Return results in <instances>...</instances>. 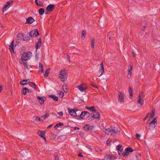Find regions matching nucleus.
<instances>
[{"label": "nucleus", "instance_id": "f257e3e1", "mask_svg": "<svg viewBox=\"0 0 160 160\" xmlns=\"http://www.w3.org/2000/svg\"><path fill=\"white\" fill-rule=\"evenodd\" d=\"M67 72L65 70L60 71L59 72V77L62 82H65L67 80Z\"/></svg>", "mask_w": 160, "mask_h": 160}, {"label": "nucleus", "instance_id": "f03ea898", "mask_svg": "<svg viewBox=\"0 0 160 160\" xmlns=\"http://www.w3.org/2000/svg\"><path fill=\"white\" fill-rule=\"evenodd\" d=\"M32 53L31 52H24L21 56V60L22 61H26L29 59V57L32 55Z\"/></svg>", "mask_w": 160, "mask_h": 160}, {"label": "nucleus", "instance_id": "7ed1b4c3", "mask_svg": "<svg viewBox=\"0 0 160 160\" xmlns=\"http://www.w3.org/2000/svg\"><path fill=\"white\" fill-rule=\"evenodd\" d=\"M91 114V113L88 112L83 111L81 113L78 117V118H77L79 119H80V118L85 119L87 118L88 117H89Z\"/></svg>", "mask_w": 160, "mask_h": 160}, {"label": "nucleus", "instance_id": "20e7f679", "mask_svg": "<svg viewBox=\"0 0 160 160\" xmlns=\"http://www.w3.org/2000/svg\"><path fill=\"white\" fill-rule=\"evenodd\" d=\"M157 120L156 118H153L151 122L149 123V129L150 130H153L154 129L156 125Z\"/></svg>", "mask_w": 160, "mask_h": 160}, {"label": "nucleus", "instance_id": "39448f33", "mask_svg": "<svg viewBox=\"0 0 160 160\" xmlns=\"http://www.w3.org/2000/svg\"><path fill=\"white\" fill-rule=\"evenodd\" d=\"M100 115L98 111H97L96 110V111H94L93 112L92 116L90 117L89 118V120H92L94 119H99L100 118Z\"/></svg>", "mask_w": 160, "mask_h": 160}, {"label": "nucleus", "instance_id": "423d86ee", "mask_svg": "<svg viewBox=\"0 0 160 160\" xmlns=\"http://www.w3.org/2000/svg\"><path fill=\"white\" fill-rule=\"evenodd\" d=\"M78 109L77 108H74L73 109L68 108V112L70 114L72 117H76L77 116V114L76 112L78 111Z\"/></svg>", "mask_w": 160, "mask_h": 160}, {"label": "nucleus", "instance_id": "0eeeda50", "mask_svg": "<svg viewBox=\"0 0 160 160\" xmlns=\"http://www.w3.org/2000/svg\"><path fill=\"white\" fill-rule=\"evenodd\" d=\"M29 34L31 37H36L39 35V33L38 29H36L34 31L32 30L30 31L29 33Z\"/></svg>", "mask_w": 160, "mask_h": 160}, {"label": "nucleus", "instance_id": "6e6552de", "mask_svg": "<svg viewBox=\"0 0 160 160\" xmlns=\"http://www.w3.org/2000/svg\"><path fill=\"white\" fill-rule=\"evenodd\" d=\"M13 2L12 1H9L7 2L6 4L4 5L2 8V12H4L5 11H6L11 6Z\"/></svg>", "mask_w": 160, "mask_h": 160}, {"label": "nucleus", "instance_id": "1a4fd4ad", "mask_svg": "<svg viewBox=\"0 0 160 160\" xmlns=\"http://www.w3.org/2000/svg\"><path fill=\"white\" fill-rule=\"evenodd\" d=\"M117 157L113 154H106L104 158V160H114Z\"/></svg>", "mask_w": 160, "mask_h": 160}, {"label": "nucleus", "instance_id": "9d476101", "mask_svg": "<svg viewBox=\"0 0 160 160\" xmlns=\"http://www.w3.org/2000/svg\"><path fill=\"white\" fill-rule=\"evenodd\" d=\"M116 149L118 151V153L119 156L121 157L122 156V154L123 151V147L122 145H118L116 148Z\"/></svg>", "mask_w": 160, "mask_h": 160}, {"label": "nucleus", "instance_id": "9b49d317", "mask_svg": "<svg viewBox=\"0 0 160 160\" xmlns=\"http://www.w3.org/2000/svg\"><path fill=\"white\" fill-rule=\"evenodd\" d=\"M46 131H38L37 133L41 138H42L45 141H46V138H45V133Z\"/></svg>", "mask_w": 160, "mask_h": 160}, {"label": "nucleus", "instance_id": "f8f14e48", "mask_svg": "<svg viewBox=\"0 0 160 160\" xmlns=\"http://www.w3.org/2000/svg\"><path fill=\"white\" fill-rule=\"evenodd\" d=\"M118 132V131H106V132H104L105 134L108 135L114 136Z\"/></svg>", "mask_w": 160, "mask_h": 160}, {"label": "nucleus", "instance_id": "ddd939ff", "mask_svg": "<svg viewBox=\"0 0 160 160\" xmlns=\"http://www.w3.org/2000/svg\"><path fill=\"white\" fill-rule=\"evenodd\" d=\"M77 88H78L82 92L85 91L87 89V87L84 84H81L77 87Z\"/></svg>", "mask_w": 160, "mask_h": 160}, {"label": "nucleus", "instance_id": "4468645a", "mask_svg": "<svg viewBox=\"0 0 160 160\" xmlns=\"http://www.w3.org/2000/svg\"><path fill=\"white\" fill-rule=\"evenodd\" d=\"M95 127V126L94 125H92L90 126L89 124H87L83 126V128L86 130H92Z\"/></svg>", "mask_w": 160, "mask_h": 160}, {"label": "nucleus", "instance_id": "2eb2a0df", "mask_svg": "<svg viewBox=\"0 0 160 160\" xmlns=\"http://www.w3.org/2000/svg\"><path fill=\"white\" fill-rule=\"evenodd\" d=\"M99 71L101 72V73L99 77L101 76L103 74H104L105 72L104 70V66L103 64V62H102L100 65Z\"/></svg>", "mask_w": 160, "mask_h": 160}, {"label": "nucleus", "instance_id": "dca6fc26", "mask_svg": "<svg viewBox=\"0 0 160 160\" xmlns=\"http://www.w3.org/2000/svg\"><path fill=\"white\" fill-rule=\"evenodd\" d=\"M26 20L25 24H31L35 21V19L31 17H29L27 18Z\"/></svg>", "mask_w": 160, "mask_h": 160}, {"label": "nucleus", "instance_id": "f3484780", "mask_svg": "<svg viewBox=\"0 0 160 160\" xmlns=\"http://www.w3.org/2000/svg\"><path fill=\"white\" fill-rule=\"evenodd\" d=\"M55 6V4H49L46 8V10L49 12L52 11Z\"/></svg>", "mask_w": 160, "mask_h": 160}, {"label": "nucleus", "instance_id": "a211bd4d", "mask_svg": "<svg viewBox=\"0 0 160 160\" xmlns=\"http://www.w3.org/2000/svg\"><path fill=\"white\" fill-rule=\"evenodd\" d=\"M37 99L39 100V102L41 104H43L44 103V101L46 100V98L44 97H41L37 96Z\"/></svg>", "mask_w": 160, "mask_h": 160}, {"label": "nucleus", "instance_id": "6ab92c4d", "mask_svg": "<svg viewBox=\"0 0 160 160\" xmlns=\"http://www.w3.org/2000/svg\"><path fill=\"white\" fill-rule=\"evenodd\" d=\"M118 101L122 102H124V98L123 95L122 94L121 92H119L118 95Z\"/></svg>", "mask_w": 160, "mask_h": 160}, {"label": "nucleus", "instance_id": "aec40b11", "mask_svg": "<svg viewBox=\"0 0 160 160\" xmlns=\"http://www.w3.org/2000/svg\"><path fill=\"white\" fill-rule=\"evenodd\" d=\"M42 44V40L41 38H40L38 40V42H36V49L37 50L38 48H40V47L41 46Z\"/></svg>", "mask_w": 160, "mask_h": 160}, {"label": "nucleus", "instance_id": "412c9836", "mask_svg": "<svg viewBox=\"0 0 160 160\" xmlns=\"http://www.w3.org/2000/svg\"><path fill=\"white\" fill-rule=\"evenodd\" d=\"M14 41L13 40L11 42L10 45L9 46V49L11 52H12L14 54H15L16 52L14 51Z\"/></svg>", "mask_w": 160, "mask_h": 160}, {"label": "nucleus", "instance_id": "4be33fe9", "mask_svg": "<svg viewBox=\"0 0 160 160\" xmlns=\"http://www.w3.org/2000/svg\"><path fill=\"white\" fill-rule=\"evenodd\" d=\"M28 84L29 85L32 87L33 89H34L35 90H36V84L33 82H28Z\"/></svg>", "mask_w": 160, "mask_h": 160}, {"label": "nucleus", "instance_id": "5701e85b", "mask_svg": "<svg viewBox=\"0 0 160 160\" xmlns=\"http://www.w3.org/2000/svg\"><path fill=\"white\" fill-rule=\"evenodd\" d=\"M28 80L29 79H23L20 81L19 83L21 85H25L27 84V82L28 83Z\"/></svg>", "mask_w": 160, "mask_h": 160}, {"label": "nucleus", "instance_id": "b1692460", "mask_svg": "<svg viewBox=\"0 0 160 160\" xmlns=\"http://www.w3.org/2000/svg\"><path fill=\"white\" fill-rule=\"evenodd\" d=\"M49 98H50L53 99L54 101H58V97L55 96L54 95H52V94L50 95H49Z\"/></svg>", "mask_w": 160, "mask_h": 160}, {"label": "nucleus", "instance_id": "393cba45", "mask_svg": "<svg viewBox=\"0 0 160 160\" xmlns=\"http://www.w3.org/2000/svg\"><path fill=\"white\" fill-rule=\"evenodd\" d=\"M50 69L49 68H48L46 69L45 74L44 75V77H47L50 73Z\"/></svg>", "mask_w": 160, "mask_h": 160}, {"label": "nucleus", "instance_id": "a878e982", "mask_svg": "<svg viewBox=\"0 0 160 160\" xmlns=\"http://www.w3.org/2000/svg\"><path fill=\"white\" fill-rule=\"evenodd\" d=\"M144 102V100L143 99L138 98V100L137 101V104H139L140 105V106H142Z\"/></svg>", "mask_w": 160, "mask_h": 160}, {"label": "nucleus", "instance_id": "bb28decb", "mask_svg": "<svg viewBox=\"0 0 160 160\" xmlns=\"http://www.w3.org/2000/svg\"><path fill=\"white\" fill-rule=\"evenodd\" d=\"M129 92L130 94V98L132 99V97L133 95V90L130 86H129Z\"/></svg>", "mask_w": 160, "mask_h": 160}, {"label": "nucleus", "instance_id": "cd10ccee", "mask_svg": "<svg viewBox=\"0 0 160 160\" xmlns=\"http://www.w3.org/2000/svg\"><path fill=\"white\" fill-rule=\"evenodd\" d=\"M129 154V152L127 151L126 150H125L124 151L122 154V155L124 157H128Z\"/></svg>", "mask_w": 160, "mask_h": 160}, {"label": "nucleus", "instance_id": "c85d7f7f", "mask_svg": "<svg viewBox=\"0 0 160 160\" xmlns=\"http://www.w3.org/2000/svg\"><path fill=\"white\" fill-rule=\"evenodd\" d=\"M35 2L37 6L43 7V5L42 4L41 1H38V0H35Z\"/></svg>", "mask_w": 160, "mask_h": 160}, {"label": "nucleus", "instance_id": "c756f323", "mask_svg": "<svg viewBox=\"0 0 160 160\" xmlns=\"http://www.w3.org/2000/svg\"><path fill=\"white\" fill-rule=\"evenodd\" d=\"M24 34L22 33H19L17 35V37L18 38V40L22 39V38H24Z\"/></svg>", "mask_w": 160, "mask_h": 160}, {"label": "nucleus", "instance_id": "7c9ffc66", "mask_svg": "<svg viewBox=\"0 0 160 160\" xmlns=\"http://www.w3.org/2000/svg\"><path fill=\"white\" fill-rule=\"evenodd\" d=\"M21 63H22L23 65L24 66L25 69H29V66L28 65L27 62L23 61L22 62H21ZM29 67H30V66H29Z\"/></svg>", "mask_w": 160, "mask_h": 160}, {"label": "nucleus", "instance_id": "2f4dec72", "mask_svg": "<svg viewBox=\"0 0 160 160\" xmlns=\"http://www.w3.org/2000/svg\"><path fill=\"white\" fill-rule=\"evenodd\" d=\"M45 12L44 9L43 8H41L38 10L39 14L40 15H42Z\"/></svg>", "mask_w": 160, "mask_h": 160}, {"label": "nucleus", "instance_id": "473e14b6", "mask_svg": "<svg viewBox=\"0 0 160 160\" xmlns=\"http://www.w3.org/2000/svg\"><path fill=\"white\" fill-rule=\"evenodd\" d=\"M66 127L68 129H70V130H71L72 129H74V130H76V129H77L78 130H79L80 129V128L79 127H73L68 126H67Z\"/></svg>", "mask_w": 160, "mask_h": 160}, {"label": "nucleus", "instance_id": "72a5a7b5", "mask_svg": "<svg viewBox=\"0 0 160 160\" xmlns=\"http://www.w3.org/2000/svg\"><path fill=\"white\" fill-rule=\"evenodd\" d=\"M67 84H64L62 87L63 90L66 93L68 92L67 88Z\"/></svg>", "mask_w": 160, "mask_h": 160}, {"label": "nucleus", "instance_id": "f704fd0d", "mask_svg": "<svg viewBox=\"0 0 160 160\" xmlns=\"http://www.w3.org/2000/svg\"><path fill=\"white\" fill-rule=\"evenodd\" d=\"M125 150L129 152H131L134 151L132 148L130 147H128L126 148Z\"/></svg>", "mask_w": 160, "mask_h": 160}, {"label": "nucleus", "instance_id": "c9c22d12", "mask_svg": "<svg viewBox=\"0 0 160 160\" xmlns=\"http://www.w3.org/2000/svg\"><path fill=\"white\" fill-rule=\"evenodd\" d=\"M27 88L26 87H24L22 88V94L23 95H25L26 94L27 92Z\"/></svg>", "mask_w": 160, "mask_h": 160}, {"label": "nucleus", "instance_id": "e433bc0d", "mask_svg": "<svg viewBox=\"0 0 160 160\" xmlns=\"http://www.w3.org/2000/svg\"><path fill=\"white\" fill-rule=\"evenodd\" d=\"M39 69L42 72L44 73V69L43 66L40 63H39Z\"/></svg>", "mask_w": 160, "mask_h": 160}, {"label": "nucleus", "instance_id": "4c0bfd02", "mask_svg": "<svg viewBox=\"0 0 160 160\" xmlns=\"http://www.w3.org/2000/svg\"><path fill=\"white\" fill-rule=\"evenodd\" d=\"M95 42V40L94 39H92L91 41V47L93 49L94 47V44Z\"/></svg>", "mask_w": 160, "mask_h": 160}, {"label": "nucleus", "instance_id": "58836bf2", "mask_svg": "<svg viewBox=\"0 0 160 160\" xmlns=\"http://www.w3.org/2000/svg\"><path fill=\"white\" fill-rule=\"evenodd\" d=\"M118 128L117 127H115L113 126H112L111 127L110 129L109 128H108V129H106V130H118Z\"/></svg>", "mask_w": 160, "mask_h": 160}, {"label": "nucleus", "instance_id": "ea45409f", "mask_svg": "<svg viewBox=\"0 0 160 160\" xmlns=\"http://www.w3.org/2000/svg\"><path fill=\"white\" fill-rule=\"evenodd\" d=\"M144 97V95L143 92H141L140 93L138 98L143 99Z\"/></svg>", "mask_w": 160, "mask_h": 160}, {"label": "nucleus", "instance_id": "a19ab883", "mask_svg": "<svg viewBox=\"0 0 160 160\" xmlns=\"http://www.w3.org/2000/svg\"><path fill=\"white\" fill-rule=\"evenodd\" d=\"M63 125V123L60 122L57 124L54 127L55 129H56L57 128L59 127L60 126H62Z\"/></svg>", "mask_w": 160, "mask_h": 160}, {"label": "nucleus", "instance_id": "79ce46f5", "mask_svg": "<svg viewBox=\"0 0 160 160\" xmlns=\"http://www.w3.org/2000/svg\"><path fill=\"white\" fill-rule=\"evenodd\" d=\"M49 116V115L48 113H47L45 114V115H42L41 116L42 118L46 119L48 118Z\"/></svg>", "mask_w": 160, "mask_h": 160}, {"label": "nucleus", "instance_id": "37998d69", "mask_svg": "<svg viewBox=\"0 0 160 160\" xmlns=\"http://www.w3.org/2000/svg\"><path fill=\"white\" fill-rule=\"evenodd\" d=\"M89 110H90L91 111L94 112L96 111V109L95 108V107L94 106H92L91 107H90L89 108Z\"/></svg>", "mask_w": 160, "mask_h": 160}, {"label": "nucleus", "instance_id": "c03bdc74", "mask_svg": "<svg viewBox=\"0 0 160 160\" xmlns=\"http://www.w3.org/2000/svg\"><path fill=\"white\" fill-rule=\"evenodd\" d=\"M86 35V31L85 30H83L82 31V36L81 37L83 38V37L84 38L85 37V36Z\"/></svg>", "mask_w": 160, "mask_h": 160}, {"label": "nucleus", "instance_id": "a18cd8bd", "mask_svg": "<svg viewBox=\"0 0 160 160\" xmlns=\"http://www.w3.org/2000/svg\"><path fill=\"white\" fill-rule=\"evenodd\" d=\"M132 73V72H130V71H128V74H127V78H131Z\"/></svg>", "mask_w": 160, "mask_h": 160}, {"label": "nucleus", "instance_id": "49530a36", "mask_svg": "<svg viewBox=\"0 0 160 160\" xmlns=\"http://www.w3.org/2000/svg\"><path fill=\"white\" fill-rule=\"evenodd\" d=\"M30 36H25V37H24L23 38V40L24 41H27L29 39H30Z\"/></svg>", "mask_w": 160, "mask_h": 160}, {"label": "nucleus", "instance_id": "de8ad7c7", "mask_svg": "<svg viewBox=\"0 0 160 160\" xmlns=\"http://www.w3.org/2000/svg\"><path fill=\"white\" fill-rule=\"evenodd\" d=\"M133 68L132 65L131 64H130L129 67L128 69V71H130L132 72Z\"/></svg>", "mask_w": 160, "mask_h": 160}, {"label": "nucleus", "instance_id": "09e8293b", "mask_svg": "<svg viewBox=\"0 0 160 160\" xmlns=\"http://www.w3.org/2000/svg\"><path fill=\"white\" fill-rule=\"evenodd\" d=\"M155 109L154 108L152 111V114L150 115V117L151 118H153L154 116L155 115Z\"/></svg>", "mask_w": 160, "mask_h": 160}, {"label": "nucleus", "instance_id": "8fccbe9b", "mask_svg": "<svg viewBox=\"0 0 160 160\" xmlns=\"http://www.w3.org/2000/svg\"><path fill=\"white\" fill-rule=\"evenodd\" d=\"M86 147L87 148L89 149L90 150V151L91 152H92V150L93 149V148H92L91 147V146L89 145H88L86 146Z\"/></svg>", "mask_w": 160, "mask_h": 160}, {"label": "nucleus", "instance_id": "3c124183", "mask_svg": "<svg viewBox=\"0 0 160 160\" xmlns=\"http://www.w3.org/2000/svg\"><path fill=\"white\" fill-rule=\"evenodd\" d=\"M58 92H59L58 93H59V96L60 97H61L62 98L64 96L63 92H61L60 91H59Z\"/></svg>", "mask_w": 160, "mask_h": 160}, {"label": "nucleus", "instance_id": "603ef678", "mask_svg": "<svg viewBox=\"0 0 160 160\" xmlns=\"http://www.w3.org/2000/svg\"><path fill=\"white\" fill-rule=\"evenodd\" d=\"M35 119L36 121L41 122L42 121L41 118L39 117H35Z\"/></svg>", "mask_w": 160, "mask_h": 160}, {"label": "nucleus", "instance_id": "864d4df0", "mask_svg": "<svg viewBox=\"0 0 160 160\" xmlns=\"http://www.w3.org/2000/svg\"><path fill=\"white\" fill-rule=\"evenodd\" d=\"M114 33L113 32H109L108 33L107 36H110L111 37L112 36V35H114Z\"/></svg>", "mask_w": 160, "mask_h": 160}, {"label": "nucleus", "instance_id": "5fc2aeb1", "mask_svg": "<svg viewBox=\"0 0 160 160\" xmlns=\"http://www.w3.org/2000/svg\"><path fill=\"white\" fill-rule=\"evenodd\" d=\"M50 137L51 139H54L56 138V135L54 134H51Z\"/></svg>", "mask_w": 160, "mask_h": 160}, {"label": "nucleus", "instance_id": "6e6d98bb", "mask_svg": "<svg viewBox=\"0 0 160 160\" xmlns=\"http://www.w3.org/2000/svg\"><path fill=\"white\" fill-rule=\"evenodd\" d=\"M111 142V140L108 139L107 140V145L108 146H110V142Z\"/></svg>", "mask_w": 160, "mask_h": 160}, {"label": "nucleus", "instance_id": "4d7b16f0", "mask_svg": "<svg viewBox=\"0 0 160 160\" xmlns=\"http://www.w3.org/2000/svg\"><path fill=\"white\" fill-rule=\"evenodd\" d=\"M136 137L137 139H139L140 137V134L136 133Z\"/></svg>", "mask_w": 160, "mask_h": 160}, {"label": "nucleus", "instance_id": "13d9d810", "mask_svg": "<svg viewBox=\"0 0 160 160\" xmlns=\"http://www.w3.org/2000/svg\"><path fill=\"white\" fill-rule=\"evenodd\" d=\"M79 134L80 135V136L82 137H84V132H80V133H79Z\"/></svg>", "mask_w": 160, "mask_h": 160}, {"label": "nucleus", "instance_id": "bf43d9fd", "mask_svg": "<svg viewBox=\"0 0 160 160\" xmlns=\"http://www.w3.org/2000/svg\"><path fill=\"white\" fill-rule=\"evenodd\" d=\"M90 84H91V85L93 87L95 88H97V87L95 85H94V84L92 82H90Z\"/></svg>", "mask_w": 160, "mask_h": 160}, {"label": "nucleus", "instance_id": "052dcab7", "mask_svg": "<svg viewBox=\"0 0 160 160\" xmlns=\"http://www.w3.org/2000/svg\"><path fill=\"white\" fill-rule=\"evenodd\" d=\"M36 54L35 55V58L36 59H38V54L37 53V50L36 51Z\"/></svg>", "mask_w": 160, "mask_h": 160}, {"label": "nucleus", "instance_id": "680f3d73", "mask_svg": "<svg viewBox=\"0 0 160 160\" xmlns=\"http://www.w3.org/2000/svg\"><path fill=\"white\" fill-rule=\"evenodd\" d=\"M58 114L60 116H62L63 115V112L62 111L58 112Z\"/></svg>", "mask_w": 160, "mask_h": 160}, {"label": "nucleus", "instance_id": "e2e57ef3", "mask_svg": "<svg viewBox=\"0 0 160 160\" xmlns=\"http://www.w3.org/2000/svg\"><path fill=\"white\" fill-rule=\"evenodd\" d=\"M66 58L68 59V61L70 62V56L68 55H67Z\"/></svg>", "mask_w": 160, "mask_h": 160}, {"label": "nucleus", "instance_id": "0e129e2a", "mask_svg": "<svg viewBox=\"0 0 160 160\" xmlns=\"http://www.w3.org/2000/svg\"><path fill=\"white\" fill-rule=\"evenodd\" d=\"M78 156L79 157H83V155L82 152H80Z\"/></svg>", "mask_w": 160, "mask_h": 160}, {"label": "nucleus", "instance_id": "69168bd1", "mask_svg": "<svg viewBox=\"0 0 160 160\" xmlns=\"http://www.w3.org/2000/svg\"><path fill=\"white\" fill-rule=\"evenodd\" d=\"M53 126L52 124H51L48 126L47 127V129H49L50 128H51Z\"/></svg>", "mask_w": 160, "mask_h": 160}, {"label": "nucleus", "instance_id": "338daca9", "mask_svg": "<svg viewBox=\"0 0 160 160\" xmlns=\"http://www.w3.org/2000/svg\"><path fill=\"white\" fill-rule=\"evenodd\" d=\"M149 115V113H148L147 114V115L146 116V117H145L144 119V120H145L148 117V115Z\"/></svg>", "mask_w": 160, "mask_h": 160}, {"label": "nucleus", "instance_id": "774afa93", "mask_svg": "<svg viewBox=\"0 0 160 160\" xmlns=\"http://www.w3.org/2000/svg\"><path fill=\"white\" fill-rule=\"evenodd\" d=\"M58 156L57 155L55 156V160H58Z\"/></svg>", "mask_w": 160, "mask_h": 160}]
</instances>
